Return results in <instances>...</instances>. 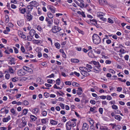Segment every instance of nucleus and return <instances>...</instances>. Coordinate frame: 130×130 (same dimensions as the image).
I'll return each mask as SVG.
<instances>
[{"mask_svg": "<svg viewBox=\"0 0 130 130\" xmlns=\"http://www.w3.org/2000/svg\"><path fill=\"white\" fill-rule=\"evenodd\" d=\"M18 74L19 76H21L25 74L24 71L22 70H20L18 72Z\"/></svg>", "mask_w": 130, "mask_h": 130, "instance_id": "39448f33", "label": "nucleus"}, {"mask_svg": "<svg viewBox=\"0 0 130 130\" xmlns=\"http://www.w3.org/2000/svg\"><path fill=\"white\" fill-rule=\"evenodd\" d=\"M39 109L38 108H36L33 109L31 111L32 113L35 114H36L38 113Z\"/></svg>", "mask_w": 130, "mask_h": 130, "instance_id": "9b49d317", "label": "nucleus"}, {"mask_svg": "<svg viewBox=\"0 0 130 130\" xmlns=\"http://www.w3.org/2000/svg\"><path fill=\"white\" fill-rule=\"evenodd\" d=\"M76 121V119H74L67 122H69V124L72 127H74L76 125V124L75 121Z\"/></svg>", "mask_w": 130, "mask_h": 130, "instance_id": "7ed1b4c3", "label": "nucleus"}, {"mask_svg": "<svg viewBox=\"0 0 130 130\" xmlns=\"http://www.w3.org/2000/svg\"><path fill=\"white\" fill-rule=\"evenodd\" d=\"M89 128L88 125L86 123L83 124L82 127L83 130H88Z\"/></svg>", "mask_w": 130, "mask_h": 130, "instance_id": "423d86ee", "label": "nucleus"}, {"mask_svg": "<svg viewBox=\"0 0 130 130\" xmlns=\"http://www.w3.org/2000/svg\"><path fill=\"white\" fill-rule=\"evenodd\" d=\"M71 62L75 63H78L79 61V60L76 59H71Z\"/></svg>", "mask_w": 130, "mask_h": 130, "instance_id": "5701e85b", "label": "nucleus"}, {"mask_svg": "<svg viewBox=\"0 0 130 130\" xmlns=\"http://www.w3.org/2000/svg\"><path fill=\"white\" fill-rule=\"evenodd\" d=\"M53 80L52 79H48L47 80V82L49 84H52L53 83Z\"/></svg>", "mask_w": 130, "mask_h": 130, "instance_id": "6e6d98bb", "label": "nucleus"}, {"mask_svg": "<svg viewBox=\"0 0 130 130\" xmlns=\"http://www.w3.org/2000/svg\"><path fill=\"white\" fill-rule=\"evenodd\" d=\"M44 19V17L43 16H41L39 18V20L42 21H43Z\"/></svg>", "mask_w": 130, "mask_h": 130, "instance_id": "338daca9", "label": "nucleus"}, {"mask_svg": "<svg viewBox=\"0 0 130 130\" xmlns=\"http://www.w3.org/2000/svg\"><path fill=\"white\" fill-rule=\"evenodd\" d=\"M92 38L93 42L95 44H98L101 42L100 38L96 34H94L92 36Z\"/></svg>", "mask_w": 130, "mask_h": 130, "instance_id": "f257e3e1", "label": "nucleus"}, {"mask_svg": "<svg viewBox=\"0 0 130 130\" xmlns=\"http://www.w3.org/2000/svg\"><path fill=\"white\" fill-rule=\"evenodd\" d=\"M99 112L101 115L103 114V109L102 108H100L99 109Z\"/></svg>", "mask_w": 130, "mask_h": 130, "instance_id": "4c0bfd02", "label": "nucleus"}, {"mask_svg": "<svg viewBox=\"0 0 130 130\" xmlns=\"http://www.w3.org/2000/svg\"><path fill=\"white\" fill-rule=\"evenodd\" d=\"M86 67L87 68L90 69H92V66L91 65L88 64L86 65Z\"/></svg>", "mask_w": 130, "mask_h": 130, "instance_id": "052dcab7", "label": "nucleus"}, {"mask_svg": "<svg viewBox=\"0 0 130 130\" xmlns=\"http://www.w3.org/2000/svg\"><path fill=\"white\" fill-rule=\"evenodd\" d=\"M12 81L13 82H15L17 81L18 79V78H16V77H15L14 78H12Z\"/></svg>", "mask_w": 130, "mask_h": 130, "instance_id": "ea45409f", "label": "nucleus"}, {"mask_svg": "<svg viewBox=\"0 0 130 130\" xmlns=\"http://www.w3.org/2000/svg\"><path fill=\"white\" fill-rule=\"evenodd\" d=\"M10 119V117L8 116L7 118H4L3 119V122H7Z\"/></svg>", "mask_w": 130, "mask_h": 130, "instance_id": "9d476101", "label": "nucleus"}, {"mask_svg": "<svg viewBox=\"0 0 130 130\" xmlns=\"http://www.w3.org/2000/svg\"><path fill=\"white\" fill-rule=\"evenodd\" d=\"M33 16L31 14H27L26 15V18L29 21H30L32 19Z\"/></svg>", "mask_w": 130, "mask_h": 130, "instance_id": "f8f14e48", "label": "nucleus"}, {"mask_svg": "<svg viewBox=\"0 0 130 130\" xmlns=\"http://www.w3.org/2000/svg\"><path fill=\"white\" fill-rule=\"evenodd\" d=\"M90 23L93 25L96 26V24H97V21L95 19L90 20Z\"/></svg>", "mask_w": 130, "mask_h": 130, "instance_id": "4468645a", "label": "nucleus"}, {"mask_svg": "<svg viewBox=\"0 0 130 130\" xmlns=\"http://www.w3.org/2000/svg\"><path fill=\"white\" fill-rule=\"evenodd\" d=\"M97 14L98 17H102L103 16V13L101 12H98Z\"/></svg>", "mask_w": 130, "mask_h": 130, "instance_id": "473e14b6", "label": "nucleus"}, {"mask_svg": "<svg viewBox=\"0 0 130 130\" xmlns=\"http://www.w3.org/2000/svg\"><path fill=\"white\" fill-rule=\"evenodd\" d=\"M96 108V107H91L90 108V110L91 111L93 112L94 110Z\"/></svg>", "mask_w": 130, "mask_h": 130, "instance_id": "de8ad7c7", "label": "nucleus"}, {"mask_svg": "<svg viewBox=\"0 0 130 130\" xmlns=\"http://www.w3.org/2000/svg\"><path fill=\"white\" fill-rule=\"evenodd\" d=\"M105 63L106 64H110L111 63V62L110 60H106Z\"/></svg>", "mask_w": 130, "mask_h": 130, "instance_id": "0e129e2a", "label": "nucleus"}, {"mask_svg": "<svg viewBox=\"0 0 130 130\" xmlns=\"http://www.w3.org/2000/svg\"><path fill=\"white\" fill-rule=\"evenodd\" d=\"M108 22L111 23H113V21L110 18H108Z\"/></svg>", "mask_w": 130, "mask_h": 130, "instance_id": "49530a36", "label": "nucleus"}, {"mask_svg": "<svg viewBox=\"0 0 130 130\" xmlns=\"http://www.w3.org/2000/svg\"><path fill=\"white\" fill-rule=\"evenodd\" d=\"M10 75L9 74H6L5 76L6 78L8 79H9Z\"/></svg>", "mask_w": 130, "mask_h": 130, "instance_id": "603ef678", "label": "nucleus"}, {"mask_svg": "<svg viewBox=\"0 0 130 130\" xmlns=\"http://www.w3.org/2000/svg\"><path fill=\"white\" fill-rule=\"evenodd\" d=\"M89 123L90 124L93 125L94 124V121L92 119H91L89 121Z\"/></svg>", "mask_w": 130, "mask_h": 130, "instance_id": "680f3d73", "label": "nucleus"}, {"mask_svg": "<svg viewBox=\"0 0 130 130\" xmlns=\"http://www.w3.org/2000/svg\"><path fill=\"white\" fill-rule=\"evenodd\" d=\"M13 48L14 49L15 53L16 54L18 53L19 52L18 50L15 47H13Z\"/></svg>", "mask_w": 130, "mask_h": 130, "instance_id": "3c124183", "label": "nucleus"}, {"mask_svg": "<svg viewBox=\"0 0 130 130\" xmlns=\"http://www.w3.org/2000/svg\"><path fill=\"white\" fill-rule=\"evenodd\" d=\"M33 7L31 5H29L27 6L26 8V9H27L28 10H29L30 11H31L33 9Z\"/></svg>", "mask_w": 130, "mask_h": 130, "instance_id": "cd10ccee", "label": "nucleus"}, {"mask_svg": "<svg viewBox=\"0 0 130 130\" xmlns=\"http://www.w3.org/2000/svg\"><path fill=\"white\" fill-rule=\"evenodd\" d=\"M56 84L58 85H59L60 83V79L59 78L57 79L56 81Z\"/></svg>", "mask_w": 130, "mask_h": 130, "instance_id": "e433bc0d", "label": "nucleus"}, {"mask_svg": "<svg viewBox=\"0 0 130 130\" xmlns=\"http://www.w3.org/2000/svg\"><path fill=\"white\" fill-rule=\"evenodd\" d=\"M23 119L25 120L24 118L23 117L22 118V122L21 123V124L22 123L23 124L26 125V121H24V120H23Z\"/></svg>", "mask_w": 130, "mask_h": 130, "instance_id": "a18cd8bd", "label": "nucleus"}, {"mask_svg": "<svg viewBox=\"0 0 130 130\" xmlns=\"http://www.w3.org/2000/svg\"><path fill=\"white\" fill-rule=\"evenodd\" d=\"M115 119L120 121L122 119V117L119 115H116L115 116Z\"/></svg>", "mask_w": 130, "mask_h": 130, "instance_id": "412c9836", "label": "nucleus"}, {"mask_svg": "<svg viewBox=\"0 0 130 130\" xmlns=\"http://www.w3.org/2000/svg\"><path fill=\"white\" fill-rule=\"evenodd\" d=\"M28 110L27 109H24L23 110V114L24 115H26L27 113Z\"/></svg>", "mask_w": 130, "mask_h": 130, "instance_id": "bb28decb", "label": "nucleus"}, {"mask_svg": "<svg viewBox=\"0 0 130 130\" xmlns=\"http://www.w3.org/2000/svg\"><path fill=\"white\" fill-rule=\"evenodd\" d=\"M72 126L69 125V122H67L66 124V127L67 130H71Z\"/></svg>", "mask_w": 130, "mask_h": 130, "instance_id": "f3484780", "label": "nucleus"}, {"mask_svg": "<svg viewBox=\"0 0 130 130\" xmlns=\"http://www.w3.org/2000/svg\"><path fill=\"white\" fill-rule=\"evenodd\" d=\"M34 43L36 44H38V43H42V41L40 40H33Z\"/></svg>", "mask_w": 130, "mask_h": 130, "instance_id": "ddd939ff", "label": "nucleus"}, {"mask_svg": "<svg viewBox=\"0 0 130 130\" xmlns=\"http://www.w3.org/2000/svg\"><path fill=\"white\" fill-rule=\"evenodd\" d=\"M112 108L113 109H117L118 108L117 106L115 105H113L112 106Z\"/></svg>", "mask_w": 130, "mask_h": 130, "instance_id": "c03bdc74", "label": "nucleus"}, {"mask_svg": "<svg viewBox=\"0 0 130 130\" xmlns=\"http://www.w3.org/2000/svg\"><path fill=\"white\" fill-rule=\"evenodd\" d=\"M65 84L66 85H70L71 83L70 81H66L65 82Z\"/></svg>", "mask_w": 130, "mask_h": 130, "instance_id": "8fccbe9b", "label": "nucleus"}, {"mask_svg": "<svg viewBox=\"0 0 130 130\" xmlns=\"http://www.w3.org/2000/svg\"><path fill=\"white\" fill-rule=\"evenodd\" d=\"M111 41L110 39H108L106 41V43L108 44H109L111 43Z\"/></svg>", "mask_w": 130, "mask_h": 130, "instance_id": "69168bd1", "label": "nucleus"}, {"mask_svg": "<svg viewBox=\"0 0 130 130\" xmlns=\"http://www.w3.org/2000/svg\"><path fill=\"white\" fill-rule=\"evenodd\" d=\"M15 60H14V59H10V60H9L8 63L10 64L11 65H14L16 63Z\"/></svg>", "mask_w": 130, "mask_h": 130, "instance_id": "0eeeda50", "label": "nucleus"}, {"mask_svg": "<svg viewBox=\"0 0 130 130\" xmlns=\"http://www.w3.org/2000/svg\"><path fill=\"white\" fill-rule=\"evenodd\" d=\"M29 4L31 5L32 6L35 7L37 6V3L35 1H33L30 2Z\"/></svg>", "mask_w": 130, "mask_h": 130, "instance_id": "2eb2a0df", "label": "nucleus"}, {"mask_svg": "<svg viewBox=\"0 0 130 130\" xmlns=\"http://www.w3.org/2000/svg\"><path fill=\"white\" fill-rule=\"evenodd\" d=\"M28 102L26 100L22 102V104L24 105H28Z\"/></svg>", "mask_w": 130, "mask_h": 130, "instance_id": "c9c22d12", "label": "nucleus"}, {"mask_svg": "<svg viewBox=\"0 0 130 130\" xmlns=\"http://www.w3.org/2000/svg\"><path fill=\"white\" fill-rule=\"evenodd\" d=\"M47 112L45 110H42L41 111V114L43 116H45L47 115Z\"/></svg>", "mask_w": 130, "mask_h": 130, "instance_id": "b1692460", "label": "nucleus"}, {"mask_svg": "<svg viewBox=\"0 0 130 130\" xmlns=\"http://www.w3.org/2000/svg\"><path fill=\"white\" fill-rule=\"evenodd\" d=\"M122 90V88L121 87H118L117 88V91L119 92H120Z\"/></svg>", "mask_w": 130, "mask_h": 130, "instance_id": "e2e57ef3", "label": "nucleus"}, {"mask_svg": "<svg viewBox=\"0 0 130 130\" xmlns=\"http://www.w3.org/2000/svg\"><path fill=\"white\" fill-rule=\"evenodd\" d=\"M92 63H93L94 65L96 66L95 67H96L98 69H99V68L101 66L99 62L95 61H92L90 63V64H91Z\"/></svg>", "mask_w": 130, "mask_h": 130, "instance_id": "20e7f679", "label": "nucleus"}, {"mask_svg": "<svg viewBox=\"0 0 130 130\" xmlns=\"http://www.w3.org/2000/svg\"><path fill=\"white\" fill-rule=\"evenodd\" d=\"M61 30V29L60 27L54 26L50 30V31H52L53 33H56Z\"/></svg>", "mask_w": 130, "mask_h": 130, "instance_id": "f03ea898", "label": "nucleus"}, {"mask_svg": "<svg viewBox=\"0 0 130 130\" xmlns=\"http://www.w3.org/2000/svg\"><path fill=\"white\" fill-rule=\"evenodd\" d=\"M115 60L119 62H123V60L122 59L119 57H115Z\"/></svg>", "mask_w": 130, "mask_h": 130, "instance_id": "393cba45", "label": "nucleus"}, {"mask_svg": "<svg viewBox=\"0 0 130 130\" xmlns=\"http://www.w3.org/2000/svg\"><path fill=\"white\" fill-rule=\"evenodd\" d=\"M79 3V4H78V5L81 8H83V7L84 6L85 4L84 3H82L81 2Z\"/></svg>", "mask_w": 130, "mask_h": 130, "instance_id": "72a5a7b5", "label": "nucleus"}, {"mask_svg": "<svg viewBox=\"0 0 130 130\" xmlns=\"http://www.w3.org/2000/svg\"><path fill=\"white\" fill-rule=\"evenodd\" d=\"M120 52L121 53H124L125 52V51L123 49H121L120 50Z\"/></svg>", "mask_w": 130, "mask_h": 130, "instance_id": "5fc2aeb1", "label": "nucleus"}, {"mask_svg": "<svg viewBox=\"0 0 130 130\" xmlns=\"http://www.w3.org/2000/svg\"><path fill=\"white\" fill-rule=\"evenodd\" d=\"M21 50L22 52L24 53L25 52V49L24 47L23 46H22L21 48Z\"/></svg>", "mask_w": 130, "mask_h": 130, "instance_id": "bf43d9fd", "label": "nucleus"}, {"mask_svg": "<svg viewBox=\"0 0 130 130\" xmlns=\"http://www.w3.org/2000/svg\"><path fill=\"white\" fill-rule=\"evenodd\" d=\"M109 72L112 73V74H114L115 73V71L111 69H109Z\"/></svg>", "mask_w": 130, "mask_h": 130, "instance_id": "864d4df0", "label": "nucleus"}, {"mask_svg": "<svg viewBox=\"0 0 130 130\" xmlns=\"http://www.w3.org/2000/svg\"><path fill=\"white\" fill-rule=\"evenodd\" d=\"M55 45L56 46V48L58 49L60 48V44L58 43H56L55 44Z\"/></svg>", "mask_w": 130, "mask_h": 130, "instance_id": "f704fd0d", "label": "nucleus"}, {"mask_svg": "<svg viewBox=\"0 0 130 130\" xmlns=\"http://www.w3.org/2000/svg\"><path fill=\"white\" fill-rule=\"evenodd\" d=\"M72 85L73 86L78 87L79 86V84L76 82H73L72 84Z\"/></svg>", "mask_w": 130, "mask_h": 130, "instance_id": "c85d7f7f", "label": "nucleus"}, {"mask_svg": "<svg viewBox=\"0 0 130 130\" xmlns=\"http://www.w3.org/2000/svg\"><path fill=\"white\" fill-rule=\"evenodd\" d=\"M27 71H28L30 73H32L33 72V70L31 68L28 67Z\"/></svg>", "mask_w": 130, "mask_h": 130, "instance_id": "58836bf2", "label": "nucleus"}, {"mask_svg": "<svg viewBox=\"0 0 130 130\" xmlns=\"http://www.w3.org/2000/svg\"><path fill=\"white\" fill-rule=\"evenodd\" d=\"M121 128V126L119 125H116L115 127V128L116 130H119Z\"/></svg>", "mask_w": 130, "mask_h": 130, "instance_id": "7c9ffc66", "label": "nucleus"}, {"mask_svg": "<svg viewBox=\"0 0 130 130\" xmlns=\"http://www.w3.org/2000/svg\"><path fill=\"white\" fill-rule=\"evenodd\" d=\"M90 103L92 104H95L96 103L95 101L94 100H91L90 101Z\"/></svg>", "mask_w": 130, "mask_h": 130, "instance_id": "37998d69", "label": "nucleus"}, {"mask_svg": "<svg viewBox=\"0 0 130 130\" xmlns=\"http://www.w3.org/2000/svg\"><path fill=\"white\" fill-rule=\"evenodd\" d=\"M54 74L52 73L51 75L48 76L47 77V78H52L54 77Z\"/></svg>", "mask_w": 130, "mask_h": 130, "instance_id": "13d9d810", "label": "nucleus"}, {"mask_svg": "<svg viewBox=\"0 0 130 130\" xmlns=\"http://www.w3.org/2000/svg\"><path fill=\"white\" fill-rule=\"evenodd\" d=\"M11 112L13 113V115H15L16 114L15 111L14 109L12 108L10 110Z\"/></svg>", "mask_w": 130, "mask_h": 130, "instance_id": "79ce46f5", "label": "nucleus"}, {"mask_svg": "<svg viewBox=\"0 0 130 130\" xmlns=\"http://www.w3.org/2000/svg\"><path fill=\"white\" fill-rule=\"evenodd\" d=\"M8 67L10 72L11 73H13V69L10 66H9Z\"/></svg>", "mask_w": 130, "mask_h": 130, "instance_id": "a19ab883", "label": "nucleus"}, {"mask_svg": "<svg viewBox=\"0 0 130 130\" xmlns=\"http://www.w3.org/2000/svg\"><path fill=\"white\" fill-rule=\"evenodd\" d=\"M59 105L60 106L62 109H64V104L61 103L59 104Z\"/></svg>", "mask_w": 130, "mask_h": 130, "instance_id": "09e8293b", "label": "nucleus"}, {"mask_svg": "<svg viewBox=\"0 0 130 130\" xmlns=\"http://www.w3.org/2000/svg\"><path fill=\"white\" fill-rule=\"evenodd\" d=\"M35 30L34 29H31L29 32V34L31 37H32L35 35Z\"/></svg>", "mask_w": 130, "mask_h": 130, "instance_id": "dca6fc26", "label": "nucleus"}, {"mask_svg": "<svg viewBox=\"0 0 130 130\" xmlns=\"http://www.w3.org/2000/svg\"><path fill=\"white\" fill-rule=\"evenodd\" d=\"M37 29L38 31H42V28L39 25H38L37 26Z\"/></svg>", "mask_w": 130, "mask_h": 130, "instance_id": "2f4dec72", "label": "nucleus"}, {"mask_svg": "<svg viewBox=\"0 0 130 130\" xmlns=\"http://www.w3.org/2000/svg\"><path fill=\"white\" fill-rule=\"evenodd\" d=\"M7 107H4L3 108H2L0 110V111L1 112L4 113V111H2L3 110H5V112L6 114H7L8 113L9 110L7 109L6 108Z\"/></svg>", "mask_w": 130, "mask_h": 130, "instance_id": "1a4fd4ad", "label": "nucleus"}, {"mask_svg": "<svg viewBox=\"0 0 130 130\" xmlns=\"http://www.w3.org/2000/svg\"><path fill=\"white\" fill-rule=\"evenodd\" d=\"M80 73L82 75L85 76H87L90 75L86 71H81Z\"/></svg>", "mask_w": 130, "mask_h": 130, "instance_id": "6e6552de", "label": "nucleus"}, {"mask_svg": "<svg viewBox=\"0 0 130 130\" xmlns=\"http://www.w3.org/2000/svg\"><path fill=\"white\" fill-rule=\"evenodd\" d=\"M30 118L32 121H35L37 119V118L35 116L31 115L30 116Z\"/></svg>", "mask_w": 130, "mask_h": 130, "instance_id": "aec40b11", "label": "nucleus"}, {"mask_svg": "<svg viewBox=\"0 0 130 130\" xmlns=\"http://www.w3.org/2000/svg\"><path fill=\"white\" fill-rule=\"evenodd\" d=\"M48 119L47 118L45 119H43L41 120V122L43 124H45L47 122V120H48Z\"/></svg>", "mask_w": 130, "mask_h": 130, "instance_id": "4be33fe9", "label": "nucleus"}, {"mask_svg": "<svg viewBox=\"0 0 130 130\" xmlns=\"http://www.w3.org/2000/svg\"><path fill=\"white\" fill-rule=\"evenodd\" d=\"M47 14L48 17L50 18H52L54 17L53 15L50 12L48 13Z\"/></svg>", "mask_w": 130, "mask_h": 130, "instance_id": "a878e982", "label": "nucleus"}, {"mask_svg": "<svg viewBox=\"0 0 130 130\" xmlns=\"http://www.w3.org/2000/svg\"><path fill=\"white\" fill-rule=\"evenodd\" d=\"M22 14H24L26 12V9L25 8H22L20 10Z\"/></svg>", "mask_w": 130, "mask_h": 130, "instance_id": "c756f323", "label": "nucleus"}, {"mask_svg": "<svg viewBox=\"0 0 130 130\" xmlns=\"http://www.w3.org/2000/svg\"><path fill=\"white\" fill-rule=\"evenodd\" d=\"M47 7L53 13H54L55 12V10L51 6L48 5L47 6Z\"/></svg>", "mask_w": 130, "mask_h": 130, "instance_id": "a211bd4d", "label": "nucleus"}, {"mask_svg": "<svg viewBox=\"0 0 130 130\" xmlns=\"http://www.w3.org/2000/svg\"><path fill=\"white\" fill-rule=\"evenodd\" d=\"M99 97H100L101 99H105L106 98V96L104 95L100 96H99Z\"/></svg>", "mask_w": 130, "mask_h": 130, "instance_id": "4d7b16f0", "label": "nucleus"}, {"mask_svg": "<svg viewBox=\"0 0 130 130\" xmlns=\"http://www.w3.org/2000/svg\"><path fill=\"white\" fill-rule=\"evenodd\" d=\"M51 124L53 125H55L57 124V122L53 120H50Z\"/></svg>", "mask_w": 130, "mask_h": 130, "instance_id": "6ab92c4d", "label": "nucleus"}, {"mask_svg": "<svg viewBox=\"0 0 130 130\" xmlns=\"http://www.w3.org/2000/svg\"><path fill=\"white\" fill-rule=\"evenodd\" d=\"M49 93H44V95L46 98H47L48 96Z\"/></svg>", "mask_w": 130, "mask_h": 130, "instance_id": "774afa93", "label": "nucleus"}]
</instances>
